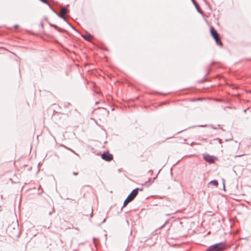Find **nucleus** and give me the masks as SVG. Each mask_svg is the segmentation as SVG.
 <instances>
[{
    "mask_svg": "<svg viewBox=\"0 0 251 251\" xmlns=\"http://www.w3.org/2000/svg\"><path fill=\"white\" fill-rule=\"evenodd\" d=\"M226 249L225 242H220L209 246L206 251H223Z\"/></svg>",
    "mask_w": 251,
    "mask_h": 251,
    "instance_id": "nucleus-1",
    "label": "nucleus"
},
{
    "mask_svg": "<svg viewBox=\"0 0 251 251\" xmlns=\"http://www.w3.org/2000/svg\"><path fill=\"white\" fill-rule=\"evenodd\" d=\"M210 32L211 36L214 39L216 43L219 45L222 46V43L221 41V39L219 37V34L218 32L214 29L213 26H211L210 28Z\"/></svg>",
    "mask_w": 251,
    "mask_h": 251,
    "instance_id": "nucleus-2",
    "label": "nucleus"
},
{
    "mask_svg": "<svg viewBox=\"0 0 251 251\" xmlns=\"http://www.w3.org/2000/svg\"><path fill=\"white\" fill-rule=\"evenodd\" d=\"M15 226L14 225H10L8 228V231L9 232H11V236H17L20 234V230L18 225H15Z\"/></svg>",
    "mask_w": 251,
    "mask_h": 251,
    "instance_id": "nucleus-3",
    "label": "nucleus"
},
{
    "mask_svg": "<svg viewBox=\"0 0 251 251\" xmlns=\"http://www.w3.org/2000/svg\"><path fill=\"white\" fill-rule=\"evenodd\" d=\"M203 159L209 163H213L217 159V158L213 155H210L207 153L203 154Z\"/></svg>",
    "mask_w": 251,
    "mask_h": 251,
    "instance_id": "nucleus-4",
    "label": "nucleus"
},
{
    "mask_svg": "<svg viewBox=\"0 0 251 251\" xmlns=\"http://www.w3.org/2000/svg\"><path fill=\"white\" fill-rule=\"evenodd\" d=\"M50 8L51 10L52 11H53L54 13H55L56 14V15L62 19L64 21L66 22L67 23V24L74 30H75V28L74 27V26L71 24H70L68 22H67L65 17L64 16V15H61L60 14H59L52 6L51 5H50Z\"/></svg>",
    "mask_w": 251,
    "mask_h": 251,
    "instance_id": "nucleus-5",
    "label": "nucleus"
},
{
    "mask_svg": "<svg viewBox=\"0 0 251 251\" xmlns=\"http://www.w3.org/2000/svg\"><path fill=\"white\" fill-rule=\"evenodd\" d=\"M113 158V155L109 153L108 151H105L101 155V158L106 161H110Z\"/></svg>",
    "mask_w": 251,
    "mask_h": 251,
    "instance_id": "nucleus-6",
    "label": "nucleus"
},
{
    "mask_svg": "<svg viewBox=\"0 0 251 251\" xmlns=\"http://www.w3.org/2000/svg\"><path fill=\"white\" fill-rule=\"evenodd\" d=\"M138 193V189L136 188L133 189L131 192L127 196V199H129L131 201H132Z\"/></svg>",
    "mask_w": 251,
    "mask_h": 251,
    "instance_id": "nucleus-7",
    "label": "nucleus"
},
{
    "mask_svg": "<svg viewBox=\"0 0 251 251\" xmlns=\"http://www.w3.org/2000/svg\"><path fill=\"white\" fill-rule=\"evenodd\" d=\"M81 37L86 41H90L91 38L92 37V36L91 34L87 33L85 35H82Z\"/></svg>",
    "mask_w": 251,
    "mask_h": 251,
    "instance_id": "nucleus-8",
    "label": "nucleus"
},
{
    "mask_svg": "<svg viewBox=\"0 0 251 251\" xmlns=\"http://www.w3.org/2000/svg\"><path fill=\"white\" fill-rule=\"evenodd\" d=\"M218 182L217 180H211L210 181L209 183H208V185H213V186H214L215 187H218Z\"/></svg>",
    "mask_w": 251,
    "mask_h": 251,
    "instance_id": "nucleus-9",
    "label": "nucleus"
},
{
    "mask_svg": "<svg viewBox=\"0 0 251 251\" xmlns=\"http://www.w3.org/2000/svg\"><path fill=\"white\" fill-rule=\"evenodd\" d=\"M50 25L52 26V27H53L54 28H55L56 30H57L59 32H62L63 31V29L59 27L58 26H57L56 25H54V24H50Z\"/></svg>",
    "mask_w": 251,
    "mask_h": 251,
    "instance_id": "nucleus-10",
    "label": "nucleus"
},
{
    "mask_svg": "<svg viewBox=\"0 0 251 251\" xmlns=\"http://www.w3.org/2000/svg\"><path fill=\"white\" fill-rule=\"evenodd\" d=\"M68 12V9L65 7H63L61 8V12L62 14L65 15Z\"/></svg>",
    "mask_w": 251,
    "mask_h": 251,
    "instance_id": "nucleus-11",
    "label": "nucleus"
},
{
    "mask_svg": "<svg viewBox=\"0 0 251 251\" xmlns=\"http://www.w3.org/2000/svg\"><path fill=\"white\" fill-rule=\"evenodd\" d=\"M130 202H131V201L129 199H127V198H126V199L125 200V201L124 202V204H123V206L122 209L124 207H125Z\"/></svg>",
    "mask_w": 251,
    "mask_h": 251,
    "instance_id": "nucleus-12",
    "label": "nucleus"
},
{
    "mask_svg": "<svg viewBox=\"0 0 251 251\" xmlns=\"http://www.w3.org/2000/svg\"><path fill=\"white\" fill-rule=\"evenodd\" d=\"M193 3L194 4V5L195 6L196 8H197V11L200 13V11L199 10V9H198V7H197V5H198V3H197V2L195 1V0H191Z\"/></svg>",
    "mask_w": 251,
    "mask_h": 251,
    "instance_id": "nucleus-13",
    "label": "nucleus"
},
{
    "mask_svg": "<svg viewBox=\"0 0 251 251\" xmlns=\"http://www.w3.org/2000/svg\"><path fill=\"white\" fill-rule=\"evenodd\" d=\"M54 212V208H53L51 211L49 212V215H51Z\"/></svg>",
    "mask_w": 251,
    "mask_h": 251,
    "instance_id": "nucleus-14",
    "label": "nucleus"
},
{
    "mask_svg": "<svg viewBox=\"0 0 251 251\" xmlns=\"http://www.w3.org/2000/svg\"><path fill=\"white\" fill-rule=\"evenodd\" d=\"M167 222H168V221H166L165 222V223H164L162 226H161L159 227V228H160V229H161V228H163V227L165 226L166 225V224L167 223Z\"/></svg>",
    "mask_w": 251,
    "mask_h": 251,
    "instance_id": "nucleus-15",
    "label": "nucleus"
},
{
    "mask_svg": "<svg viewBox=\"0 0 251 251\" xmlns=\"http://www.w3.org/2000/svg\"><path fill=\"white\" fill-rule=\"evenodd\" d=\"M67 149L68 150H69V151H71L72 152H73V153H74L75 154L77 155H78V154H77L76 153H75L73 150H72L70 148H67Z\"/></svg>",
    "mask_w": 251,
    "mask_h": 251,
    "instance_id": "nucleus-16",
    "label": "nucleus"
},
{
    "mask_svg": "<svg viewBox=\"0 0 251 251\" xmlns=\"http://www.w3.org/2000/svg\"><path fill=\"white\" fill-rule=\"evenodd\" d=\"M67 149L68 150H69V151H71L72 152H73V153H74L75 154L77 155H78V154H77L76 153H75L73 150H72L70 148H67Z\"/></svg>",
    "mask_w": 251,
    "mask_h": 251,
    "instance_id": "nucleus-17",
    "label": "nucleus"
},
{
    "mask_svg": "<svg viewBox=\"0 0 251 251\" xmlns=\"http://www.w3.org/2000/svg\"><path fill=\"white\" fill-rule=\"evenodd\" d=\"M211 69L210 68H208L207 69V72L206 75H208L210 73V72H211Z\"/></svg>",
    "mask_w": 251,
    "mask_h": 251,
    "instance_id": "nucleus-18",
    "label": "nucleus"
},
{
    "mask_svg": "<svg viewBox=\"0 0 251 251\" xmlns=\"http://www.w3.org/2000/svg\"><path fill=\"white\" fill-rule=\"evenodd\" d=\"M216 140H217L219 141V143H220V144H221V143H222V140H221V139H220V138H217V139H216Z\"/></svg>",
    "mask_w": 251,
    "mask_h": 251,
    "instance_id": "nucleus-19",
    "label": "nucleus"
},
{
    "mask_svg": "<svg viewBox=\"0 0 251 251\" xmlns=\"http://www.w3.org/2000/svg\"><path fill=\"white\" fill-rule=\"evenodd\" d=\"M91 217H92L93 216V210L92 208H91Z\"/></svg>",
    "mask_w": 251,
    "mask_h": 251,
    "instance_id": "nucleus-20",
    "label": "nucleus"
},
{
    "mask_svg": "<svg viewBox=\"0 0 251 251\" xmlns=\"http://www.w3.org/2000/svg\"><path fill=\"white\" fill-rule=\"evenodd\" d=\"M186 130V129H183V130H181V131H179L177 132V133H176V134H179V133H181V132L183 131H184V130Z\"/></svg>",
    "mask_w": 251,
    "mask_h": 251,
    "instance_id": "nucleus-21",
    "label": "nucleus"
},
{
    "mask_svg": "<svg viewBox=\"0 0 251 251\" xmlns=\"http://www.w3.org/2000/svg\"><path fill=\"white\" fill-rule=\"evenodd\" d=\"M73 174L74 175L76 176V175H77L78 174V173L75 172H74L73 173Z\"/></svg>",
    "mask_w": 251,
    "mask_h": 251,
    "instance_id": "nucleus-22",
    "label": "nucleus"
},
{
    "mask_svg": "<svg viewBox=\"0 0 251 251\" xmlns=\"http://www.w3.org/2000/svg\"><path fill=\"white\" fill-rule=\"evenodd\" d=\"M138 191H142L143 190V188H138Z\"/></svg>",
    "mask_w": 251,
    "mask_h": 251,
    "instance_id": "nucleus-23",
    "label": "nucleus"
},
{
    "mask_svg": "<svg viewBox=\"0 0 251 251\" xmlns=\"http://www.w3.org/2000/svg\"><path fill=\"white\" fill-rule=\"evenodd\" d=\"M14 28H17L19 27V25H16L14 26Z\"/></svg>",
    "mask_w": 251,
    "mask_h": 251,
    "instance_id": "nucleus-24",
    "label": "nucleus"
},
{
    "mask_svg": "<svg viewBox=\"0 0 251 251\" xmlns=\"http://www.w3.org/2000/svg\"><path fill=\"white\" fill-rule=\"evenodd\" d=\"M249 109V107H248V108H247V109H245V110H244V112L245 113H246V111H247Z\"/></svg>",
    "mask_w": 251,
    "mask_h": 251,
    "instance_id": "nucleus-25",
    "label": "nucleus"
},
{
    "mask_svg": "<svg viewBox=\"0 0 251 251\" xmlns=\"http://www.w3.org/2000/svg\"><path fill=\"white\" fill-rule=\"evenodd\" d=\"M211 126L214 128V129H217V127H216L215 126H214L213 125H211Z\"/></svg>",
    "mask_w": 251,
    "mask_h": 251,
    "instance_id": "nucleus-26",
    "label": "nucleus"
},
{
    "mask_svg": "<svg viewBox=\"0 0 251 251\" xmlns=\"http://www.w3.org/2000/svg\"><path fill=\"white\" fill-rule=\"evenodd\" d=\"M206 126V125H200V126H201V127H205Z\"/></svg>",
    "mask_w": 251,
    "mask_h": 251,
    "instance_id": "nucleus-27",
    "label": "nucleus"
},
{
    "mask_svg": "<svg viewBox=\"0 0 251 251\" xmlns=\"http://www.w3.org/2000/svg\"><path fill=\"white\" fill-rule=\"evenodd\" d=\"M232 140V139H226V140H225V141H226V142H227V141H229V140Z\"/></svg>",
    "mask_w": 251,
    "mask_h": 251,
    "instance_id": "nucleus-28",
    "label": "nucleus"
},
{
    "mask_svg": "<svg viewBox=\"0 0 251 251\" xmlns=\"http://www.w3.org/2000/svg\"><path fill=\"white\" fill-rule=\"evenodd\" d=\"M218 126L219 127V128L222 129V130H224V129H223V128L220 127V125H218Z\"/></svg>",
    "mask_w": 251,
    "mask_h": 251,
    "instance_id": "nucleus-29",
    "label": "nucleus"
},
{
    "mask_svg": "<svg viewBox=\"0 0 251 251\" xmlns=\"http://www.w3.org/2000/svg\"><path fill=\"white\" fill-rule=\"evenodd\" d=\"M41 26H42V27L43 26V24L42 23H41Z\"/></svg>",
    "mask_w": 251,
    "mask_h": 251,
    "instance_id": "nucleus-30",
    "label": "nucleus"
},
{
    "mask_svg": "<svg viewBox=\"0 0 251 251\" xmlns=\"http://www.w3.org/2000/svg\"><path fill=\"white\" fill-rule=\"evenodd\" d=\"M244 239H246V240H248V237H245L244 238Z\"/></svg>",
    "mask_w": 251,
    "mask_h": 251,
    "instance_id": "nucleus-31",
    "label": "nucleus"
},
{
    "mask_svg": "<svg viewBox=\"0 0 251 251\" xmlns=\"http://www.w3.org/2000/svg\"><path fill=\"white\" fill-rule=\"evenodd\" d=\"M105 219H104L103 220L102 223L105 222Z\"/></svg>",
    "mask_w": 251,
    "mask_h": 251,
    "instance_id": "nucleus-32",
    "label": "nucleus"
},
{
    "mask_svg": "<svg viewBox=\"0 0 251 251\" xmlns=\"http://www.w3.org/2000/svg\"><path fill=\"white\" fill-rule=\"evenodd\" d=\"M223 185H224V189H225V183H223Z\"/></svg>",
    "mask_w": 251,
    "mask_h": 251,
    "instance_id": "nucleus-33",
    "label": "nucleus"
},
{
    "mask_svg": "<svg viewBox=\"0 0 251 251\" xmlns=\"http://www.w3.org/2000/svg\"><path fill=\"white\" fill-rule=\"evenodd\" d=\"M214 63V62L212 63L211 65H213Z\"/></svg>",
    "mask_w": 251,
    "mask_h": 251,
    "instance_id": "nucleus-34",
    "label": "nucleus"
}]
</instances>
